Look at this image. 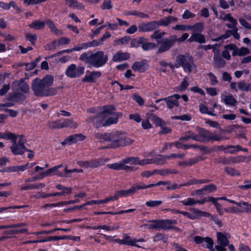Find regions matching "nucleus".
I'll list each match as a JSON object with an SVG mask.
<instances>
[{
  "label": "nucleus",
  "mask_w": 251,
  "mask_h": 251,
  "mask_svg": "<svg viewBox=\"0 0 251 251\" xmlns=\"http://www.w3.org/2000/svg\"><path fill=\"white\" fill-rule=\"evenodd\" d=\"M146 41L147 39L143 37L138 39H134L131 41L130 46L132 48H137L140 44H143Z\"/></svg>",
  "instance_id": "nucleus-40"
},
{
  "label": "nucleus",
  "mask_w": 251,
  "mask_h": 251,
  "mask_svg": "<svg viewBox=\"0 0 251 251\" xmlns=\"http://www.w3.org/2000/svg\"><path fill=\"white\" fill-rule=\"evenodd\" d=\"M239 203H240V205H238V207H241L242 205L245 206L244 208V212L251 213V203H249L244 201H241L239 202Z\"/></svg>",
  "instance_id": "nucleus-53"
},
{
  "label": "nucleus",
  "mask_w": 251,
  "mask_h": 251,
  "mask_svg": "<svg viewBox=\"0 0 251 251\" xmlns=\"http://www.w3.org/2000/svg\"><path fill=\"white\" fill-rule=\"evenodd\" d=\"M26 39L34 45L37 39V35L35 34L26 33L25 35Z\"/></svg>",
  "instance_id": "nucleus-62"
},
{
  "label": "nucleus",
  "mask_w": 251,
  "mask_h": 251,
  "mask_svg": "<svg viewBox=\"0 0 251 251\" xmlns=\"http://www.w3.org/2000/svg\"><path fill=\"white\" fill-rule=\"evenodd\" d=\"M65 1L66 5L72 8L81 9L84 7L82 3L79 2L76 0H65Z\"/></svg>",
  "instance_id": "nucleus-29"
},
{
  "label": "nucleus",
  "mask_w": 251,
  "mask_h": 251,
  "mask_svg": "<svg viewBox=\"0 0 251 251\" xmlns=\"http://www.w3.org/2000/svg\"><path fill=\"white\" fill-rule=\"evenodd\" d=\"M156 21H152L145 23H141L138 25L139 32H148L154 30L157 28Z\"/></svg>",
  "instance_id": "nucleus-12"
},
{
  "label": "nucleus",
  "mask_w": 251,
  "mask_h": 251,
  "mask_svg": "<svg viewBox=\"0 0 251 251\" xmlns=\"http://www.w3.org/2000/svg\"><path fill=\"white\" fill-rule=\"evenodd\" d=\"M176 62L179 66L182 67L185 73L195 74L197 72V67L192 56L190 55H179L176 57Z\"/></svg>",
  "instance_id": "nucleus-5"
},
{
  "label": "nucleus",
  "mask_w": 251,
  "mask_h": 251,
  "mask_svg": "<svg viewBox=\"0 0 251 251\" xmlns=\"http://www.w3.org/2000/svg\"><path fill=\"white\" fill-rule=\"evenodd\" d=\"M25 99V96L21 94L17 93L14 95L9 94L8 99L9 100L19 101L20 100H23Z\"/></svg>",
  "instance_id": "nucleus-41"
},
{
  "label": "nucleus",
  "mask_w": 251,
  "mask_h": 251,
  "mask_svg": "<svg viewBox=\"0 0 251 251\" xmlns=\"http://www.w3.org/2000/svg\"><path fill=\"white\" fill-rule=\"evenodd\" d=\"M13 89L20 90L25 93L29 92V88L28 84L22 79L14 82L12 84Z\"/></svg>",
  "instance_id": "nucleus-15"
},
{
  "label": "nucleus",
  "mask_w": 251,
  "mask_h": 251,
  "mask_svg": "<svg viewBox=\"0 0 251 251\" xmlns=\"http://www.w3.org/2000/svg\"><path fill=\"white\" fill-rule=\"evenodd\" d=\"M222 97L223 98L224 101L226 104L234 105L236 103V100L231 95H228L225 97L222 95Z\"/></svg>",
  "instance_id": "nucleus-43"
},
{
  "label": "nucleus",
  "mask_w": 251,
  "mask_h": 251,
  "mask_svg": "<svg viewBox=\"0 0 251 251\" xmlns=\"http://www.w3.org/2000/svg\"><path fill=\"white\" fill-rule=\"evenodd\" d=\"M70 42V39L67 37H63L59 39L54 40L51 45H48L49 50H52L56 48L57 47L62 45L68 44Z\"/></svg>",
  "instance_id": "nucleus-20"
},
{
  "label": "nucleus",
  "mask_w": 251,
  "mask_h": 251,
  "mask_svg": "<svg viewBox=\"0 0 251 251\" xmlns=\"http://www.w3.org/2000/svg\"><path fill=\"white\" fill-rule=\"evenodd\" d=\"M15 142H12L13 145L10 147L11 151L15 155L22 154L25 151L24 146L25 140L23 136L15 135Z\"/></svg>",
  "instance_id": "nucleus-7"
},
{
  "label": "nucleus",
  "mask_w": 251,
  "mask_h": 251,
  "mask_svg": "<svg viewBox=\"0 0 251 251\" xmlns=\"http://www.w3.org/2000/svg\"><path fill=\"white\" fill-rule=\"evenodd\" d=\"M207 76L210 80V83L212 85H215L218 83V80L215 75L211 72L207 74Z\"/></svg>",
  "instance_id": "nucleus-57"
},
{
  "label": "nucleus",
  "mask_w": 251,
  "mask_h": 251,
  "mask_svg": "<svg viewBox=\"0 0 251 251\" xmlns=\"http://www.w3.org/2000/svg\"><path fill=\"white\" fill-rule=\"evenodd\" d=\"M177 221L176 220H166L159 221L160 228L163 229H171L173 225H176Z\"/></svg>",
  "instance_id": "nucleus-26"
},
{
  "label": "nucleus",
  "mask_w": 251,
  "mask_h": 251,
  "mask_svg": "<svg viewBox=\"0 0 251 251\" xmlns=\"http://www.w3.org/2000/svg\"><path fill=\"white\" fill-rule=\"evenodd\" d=\"M230 88L235 92H237L238 90L243 91H248L250 90L251 84L246 83L244 81H240L238 83L231 82Z\"/></svg>",
  "instance_id": "nucleus-11"
},
{
  "label": "nucleus",
  "mask_w": 251,
  "mask_h": 251,
  "mask_svg": "<svg viewBox=\"0 0 251 251\" xmlns=\"http://www.w3.org/2000/svg\"><path fill=\"white\" fill-rule=\"evenodd\" d=\"M196 15L194 13L191 12L188 10H186L182 14V18L183 19L186 20L190 18H193Z\"/></svg>",
  "instance_id": "nucleus-63"
},
{
  "label": "nucleus",
  "mask_w": 251,
  "mask_h": 251,
  "mask_svg": "<svg viewBox=\"0 0 251 251\" xmlns=\"http://www.w3.org/2000/svg\"><path fill=\"white\" fill-rule=\"evenodd\" d=\"M189 79L188 77H184L182 81L181 82L180 85L178 87V90L181 91H184L189 85Z\"/></svg>",
  "instance_id": "nucleus-50"
},
{
  "label": "nucleus",
  "mask_w": 251,
  "mask_h": 251,
  "mask_svg": "<svg viewBox=\"0 0 251 251\" xmlns=\"http://www.w3.org/2000/svg\"><path fill=\"white\" fill-rule=\"evenodd\" d=\"M123 241L124 245L132 246H136L138 248H139L140 246L136 245L137 243L145 241L144 239L142 238L139 239H136L135 238H132L131 237L127 235V234H124L123 235Z\"/></svg>",
  "instance_id": "nucleus-18"
},
{
  "label": "nucleus",
  "mask_w": 251,
  "mask_h": 251,
  "mask_svg": "<svg viewBox=\"0 0 251 251\" xmlns=\"http://www.w3.org/2000/svg\"><path fill=\"white\" fill-rule=\"evenodd\" d=\"M180 98V96L178 94H174L170 97L165 98L164 100L166 102L167 107L170 109L179 106L178 100Z\"/></svg>",
  "instance_id": "nucleus-14"
},
{
  "label": "nucleus",
  "mask_w": 251,
  "mask_h": 251,
  "mask_svg": "<svg viewBox=\"0 0 251 251\" xmlns=\"http://www.w3.org/2000/svg\"><path fill=\"white\" fill-rule=\"evenodd\" d=\"M15 135L10 132L0 133V138L5 139H9L12 142H15L14 138Z\"/></svg>",
  "instance_id": "nucleus-49"
},
{
  "label": "nucleus",
  "mask_w": 251,
  "mask_h": 251,
  "mask_svg": "<svg viewBox=\"0 0 251 251\" xmlns=\"http://www.w3.org/2000/svg\"><path fill=\"white\" fill-rule=\"evenodd\" d=\"M46 24V21L43 22L36 20L29 25V27L35 30H41L45 28Z\"/></svg>",
  "instance_id": "nucleus-28"
},
{
  "label": "nucleus",
  "mask_w": 251,
  "mask_h": 251,
  "mask_svg": "<svg viewBox=\"0 0 251 251\" xmlns=\"http://www.w3.org/2000/svg\"><path fill=\"white\" fill-rule=\"evenodd\" d=\"M57 230L68 231H70V228H55L52 230H43V231H41L39 232H35L34 234H36V235H39L40 234H50V233H53L54 232H55V231H57Z\"/></svg>",
  "instance_id": "nucleus-42"
},
{
  "label": "nucleus",
  "mask_w": 251,
  "mask_h": 251,
  "mask_svg": "<svg viewBox=\"0 0 251 251\" xmlns=\"http://www.w3.org/2000/svg\"><path fill=\"white\" fill-rule=\"evenodd\" d=\"M124 162L131 165H139V158L138 157H128L124 159Z\"/></svg>",
  "instance_id": "nucleus-47"
},
{
  "label": "nucleus",
  "mask_w": 251,
  "mask_h": 251,
  "mask_svg": "<svg viewBox=\"0 0 251 251\" xmlns=\"http://www.w3.org/2000/svg\"><path fill=\"white\" fill-rule=\"evenodd\" d=\"M161 201H150L146 202V205L150 207H155L162 204Z\"/></svg>",
  "instance_id": "nucleus-60"
},
{
  "label": "nucleus",
  "mask_w": 251,
  "mask_h": 251,
  "mask_svg": "<svg viewBox=\"0 0 251 251\" xmlns=\"http://www.w3.org/2000/svg\"><path fill=\"white\" fill-rule=\"evenodd\" d=\"M155 186H159V185H164L166 187L167 189L168 190L171 189H175L178 188L177 185L175 183L171 184L170 181H160L157 183L154 184Z\"/></svg>",
  "instance_id": "nucleus-36"
},
{
  "label": "nucleus",
  "mask_w": 251,
  "mask_h": 251,
  "mask_svg": "<svg viewBox=\"0 0 251 251\" xmlns=\"http://www.w3.org/2000/svg\"><path fill=\"white\" fill-rule=\"evenodd\" d=\"M241 150L240 146H226L224 149V151L226 153H235Z\"/></svg>",
  "instance_id": "nucleus-35"
},
{
  "label": "nucleus",
  "mask_w": 251,
  "mask_h": 251,
  "mask_svg": "<svg viewBox=\"0 0 251 251\" xmlns=\"http://www.w3.org/2000/svg\"><path fill=\"white\" fill-rule=\"evenodd\" d=\"M125 14L126 16L133 15L143 19L148 18L149 17V16L147 14L136 10L127 11L125 12Z\"/></svg>",
  "instance_id": "nucleus-37"
},
{
  "label": "nucleus",
  "mask_w": 251,
  "mask_h": 251,
  "mask_svg": "<svg viewBox=\"0 0 251 251\" xmlns=\"http://www.w3.org/2000/svg\"><path fill=\"white\" fill-rule=\"evenodd\" d=\"M49 128L54 129L56 128H62V119H59L55 121H49L47 123Z\"/></svg>",
  "instance_id": "nucleus-32"
},
{
  "label": "nucleus",
  "mask_w": 251,
  "mask_h": 251,
  "mask_svg": "<svg viewBox=\"0 0 251 251\" xmlns=\"http://www.w3.org/2000/svg\"><path fill=\"white\" fill-rule=\"evenodd\" d=\"M238 188L243 190L251 189V180H246L244 182V185L238 186Z\"/></svg>",
  "instance_id": "nucleus-64"
},
{
  "label": "nucleus",
  "mask_w": 251,
  "mask_h": 251,
  "mask_svg": "<svg viewBox=\"0 0 251 251\" xmlns=\"http://www.w3.org/2000/svg\"><path fill=\"white\" fill-rule=\"evenodd\" d=\"M115 107L112 105H107L103 107L102 112L96 118H90V121L93 123L96 127L108 126L117 123L119 118L122 116L120 113H116L114 111Z\"/></svg>",
  "instance_id": "nucleus-3"
},
{
  "label": "nucleus",
  "mask_w": 251,
  "mask_h": 251,
  "mask_svg": "<svg viewBox=\"0 0 251 251\" xmlns=\"http://www.w3.org/2000/svg\"><path fill=\"white\" fill-rule=\"evenodd\" d=\"M190 139H192L194 140L197 141H202L203 138L201 135H195L193 133L189 132L188 135L179 138V140L182 141L183 140L187 141Z\"/></svg>",
  "instance_id": "nucleus-30"
},
{
  "label": "nucleus",
  "mask_w": 251,
  "mask_h": 251,
  "mask_svg": "<svg viewBox=\"0 0 251 251\" xmlns=\"http://www.w3.org/2000/svg\"><path fill=\"white\" fill-rule=\"evenodd\" d=\"M178 21L177 17L173 16H168L165 17L158 21H156L157 27L159 26H167L170 24L174 23H176Z\"/></svg>",
  "instance_id": "nucleus-22"
},
{
  "label": "nucleus",
  "mask_w": 251,
  "mask_h": 251,
  "mask_svg": "<svg viewBox=\"0 0 251 251\" xmlns=\"http://www.w3.org/2000/svg\"><path fill=\"white\" fill-rule=\"evenodd\" d=\"M85 139V136L81 134H74L69 136L62 142L63 144H72L81 141Z\"/></svg>",
  "instance_id": "nucleus-19"
},
{
  "label": "nucleus",
  "mask_w": 251,
  "mask_h": 251,
  "mask_svg": "<svg viewBox=\"0 0 251 251\" xmlns=\"http://www.w3.org/2000/svg\"><path fill=\"white\" fill-rule=\"evenodd\" d=\"M53 77L46 75L43 79L34 78L31 83V89L35 96L43 97L53 96L57 93V89L50 87L53 82Z\"/></svg>",
  "instance_id": "nucleus-2"
},
{
  "label": "nucleus",
  "mask_w": 251,
  "mask_h": 251,
  "mask_svg": "<svg viewBox=\"0 0 251 251\" xmlns=\"http://www.w3.org/2000/svg\"><path fill=\"white\" fill-rule=\"evenodd\" d=\"M203 188L205 194L213 192L215 191L217 189L216 185L213 184L206 185L204 186Z\"/></svg>",
  "instance_id": "nucleus-58"
},
{
  "label": "nucleus",
  "mask_w": 251,
  "mask_h": 251,
  "mask_svg": "<svg viewBox=\"0 0 251 251\" xmlns=\"http://www.w3.org/2000/svg\"><path fill=\"white\" fill-rule=\"evenodd\" d=\"M112 7L111 0H104L100 6L103 10H109Z\"/></svg>",
  "instance_id": "nucleus-61"
},
{
  "label": "nucleus",
  "mask_w": 251,
  "mask_h": 251,
  "mask_svg": "<svg viewBox=\"0 0 251 251\" xmlns=\"http://www.w3.org/2000/svg\"><path fill=\"white\" fill-rule=\"evenodd\" d=\"M153 163L158 165H163L166 163V160L168 159L166 156L158 155L155 158H153Z\"/></svg>",
  "instance_id": "nucleus-45"
},
{
  "label": "nucleus",
  "mask_w": 251,
  "mask_h": 251,
  "mask_svg": "<svg viewBox=\"0 0 251 251\" xmlns=\"http://www.w3.org/2000/svg\"><path fill=\"white\" fill-rule=\"evenodd\" d=\"M79 60L88 64L89 67L100 68L108 61V56L102 51H98L91 53L85 52L79 56Z\"/></svg>",
  "instance_id": "nucleus-4"
},
{
  "label": "nucleus",
  "mask_w": 251,
  "mask_h": 251,
  "mask_svg": "<svg viewBox=\"0 0 251 251\" xmlns=\"http://www.w3.org/2000/svg\"><path fill=\"white\" fill-rule=\"evenodd\" d=\"M214 64L215 66L218 68H222L225 65V61L220 56H214Z\"/></svg>",
  "instance_id": "nucleus-46"
},
{
  "label": "nucleus",
  "mask_w": 251,
  "mask_h": 251,
  "mask_svg": "<svg viewBox=\"0 0 251 251\" xmlns=\"http://www.w3.org/2000/svg\"><path fill=\"white\" fill-rule=\"evenodd\" d=\"M189 30H192V32L197 33L201 32L203 29V24L201 22L197 23L193 25H189Z\"/></svg>",
  "instance_id": "nucleus-38"
},
{
  "label": "nucleus",
  "mask_w": 251,
  "mask_h": 251,
  "mask_svg": "<svg viewBox=\"0 0 251 251\" xmlns=\"http://www.w3.org/2000/svg\"><path fill=\"white\" fill-rule=\"evenodd\" d=\"M131 68L135 72L143 73L148 68V65L145 60H142L140 61L135 62L132 64Z\"/></svg>",
  "instance_id": "nucleus-16"
},
{
  "label": "nucleus",
  "mask_w": 251,
  "mask_h": 251,
  "mask_svg": "<svg viewBox=\"0 0 251 251\" xmlns=\"http://www.w3.org/2000/svg\"><path fill=\"white\" fill-rule=\"evenodd\" d=\"M55 187L57 189L61 190V191L60 192L49 193L48 196H51V197L62 196L69 195L72 193V190L71 187H66L60 184L56 185Z\"/></svg>",
  "instance_id": "nucleus-17"
},
{
  "label": "nucleus",
  "mask_w": 251,
  "mask_h": 251,
  "mask_svg": "<svg viewBox=\"0 0 251 251\" xmlns=\"http://www.w3.org/2000/svg\"><path fill=\"white\" fill-rule=\"evenodd\" d=\"M95 137L102 143H106L108 148H115L130 145L133 140L128 137L126 134L119 131L110 133H97Z\"/></svg>",
  "instance_id": "nucleus-1"
},
{
  "label": "nucleus",
  "mask_w": 251,
  "mask_h": 251,
  "mask_svg": "<svg viewBox=\"0 0 251 251\" xmlns=\"http://www.w3.org/2000/svg\"><path fill=\"white\" fill-rule=\"evenodd\" d=\"M194 240L196 244H201L203 247H206L210 250L213 246V240L209 237H202L201 236H196L194 237Z\"/></svg>",
  "instance_id": "nucleus-10"
},
{
  "label": "nucleus",
  "mask_w": 251,
  "mask_h": 251,
  "mask_svg": "<svg viewBox=\"0 0 251 251\" xmlns=\"http://www.w3.org/2000/svg\"><path fill=\"white\" fill-rule=\"evenodd\" d=\"M130 40V38L128 36H125L123 38L116 39L114 41L115 45H120L126 44Z\"/></svg>",
  "instance_id": "nucleus-54"
},
{
  "label": "nucleus",
  "mask_w": 251,
  "mask_h": 251,
  "mask_svg": "<svg viewBox=\"0 0 251 251\" xmlns=\"http://www.w3.org/2000/svg\"><path fill=\"white\" fill-rule=\"evenodd\" d=\"M172 29L175 30H179V31H186L188 30L190 27H189V25H176L174 26H173Z\"/></svg>",
  "instance_id": "nucleus-59"
},
{
  "label": "nucleus",
  "mask_w": 251,
  "mask_h": 251,
  "mask_svg": "<svg viewBox=\"0 0 251 251\" xmlns=\"http://www.w3.org/2000/svg\"><path fill=\"white\" fill-rule=\"evenodd\" d=\"M165 34V33L164 32H160L159 30H156L151 35L150 37L151 39H155L157 43H159L160 41L159 39L163 36Z\"/></svg>",
  "instance_id": "nucleus-51"
},
{
  "label": "nucleus",
  "mask_w": 251,
  "mask_h": 251,
  "mask_svg": "<svg viewBox=\"0 0 251 251\" xmlns=\"http://www.w3.org/2000/svg\"><path fill=\"white\" fill-rule=\"evenodd\" d=\"M123 166V160L119 162H117L113 164H109L107 165V167L109 168L116 170H122Z\"/></svg>",
  "instance_id": "nucleus-55"
},
{
  "label": "nucleus",
  "mask_w": 251,
  "mask_h": 251,
  "mask_svg": "<svg viewBox=\"0 0 251 251\" xmlns=\"http://www.w3.org/2000/svg\"><path fill=\"white\" fill-rule=\"evenodd\" d=\"M84 67L77 66L75 64H72L67 67L65 73L68 77L77 78L84 74Z\"/></svg>",
  "instance_id": "nucleus-8"
},
{
  "label": "nucleus",
  "mask_w": 251,
  "mask_h": 251,
  "mask_svg": "<svg viewBox=\"0 0 251 251\" xmlns=\"http://www.w3.org/2000/svg\"><path fill=\"white\" fill-rule=\"evenodd\" d=\"M181 202L185 206L194 205L197 203L196 200L193 198H189L181 201Z\"/></svg>",
  "instance_id": "nucleus-56"
},
{
  "label": "nucleus",
  "mask_w": 251,
  "mask_h": 251,
  "mask_svg": "<svg viewBox=\"0 0 251 251\" xmlns=\"http://www.w3.org/2000/svg\"><path fill=\"white\" fill-rule=\"evenodd\" d=\"M156 47V45L154 43L146 42H145L142 44V48L144 50H149L155 49Z\"/></svg>",
  "instance_id": "nucleus-52"
},
{
  "label": "nucleus",
  "mask_w": 251,
  "mask_h": 251,
  "mask_svg": "<svg viewBox=\"0 0 251 251\" xmlns=\"http://www.w3.org/2000/svg\"><path fill=\"white\" fill-rule=\"evenodd\" d=\"M217 244L224 247H226L228 245V239L230 235L228 233H223L222 232H217Z\"/></svg>",
  "instance_id": "nucleus-21"
},
{
  "label": "nucleus",
  "mask_w": 251,
  "mask_h": 251,
  "mask_svg": "<svg viewBox=\"0 0 251 251\" xmlns=\"http://www.w3.org/2000/svg\"><path fill=\"white\" fill-rule=\"evenodd\" d=\"M202 135L204 136L205 137H207V138H209L212 140H215V141H220V140L226 139V138H225L224 137L219 136L216 135H213L207 130H203Z\"/></svg>",
  "instance_id": "nucleus-34"
},
{
  "label": "nucleus",
  "mask_w": 251,
  "mask_h": 251,
  "mask_svg": "<svg viewBox=\"0 0 251 251\" xmlns=\"http://www.w3.org/2000/svg\"><path fill=\"white\" fill-rule=\"evenodd\" d=\"M62 166V165L56 166L46 170L45 172L40 173L34 178L35 179H42L50 175H57L62 177H69V175H68L67 174V172L64 171V169H63V172H61L58 170Z\"/></svg>",
  "instance_id": "nucleus-6"
},
{
  "label": "nucleus",
  "mask_w": 251,
  "mask_h": 251,
  "mask_svg": "<svg viewBox=\"0 0 251 251\" xmlns=\"http://www.w3.org/2000/svg\"><path fill=\"white\" fill-rule=\"evenodd\" d=\"M189 42H198L200 43H204V37L199 33L192 32L191 36L188 39Z\"/></svg>",
  "instance_id": "nucleus-27"
},
{
  "label": "nucleus",
  "mask_w": 251,
  "mask_h": 251,
  "mask_svg": "<svg viewBox=\"0 0 251 251\" xmlns=\"http://www.w3.org/2000/svg\"><path fill=\"white\" fill-rule=\"evenodd\" d=\"M77 164L81 167L86 168H95L100 166L101 161L98 160H92L89 161H78Z\"/></svg>",
  "instance_id": "nucleus-24"
},
{
  "label": "nucleus",
  "mask_w": 251,
  "mask_h": 251,
  "mask_svg": "<svg viewBox=\"0 0 251 251\" xmlns=\"http://www.w3.org/2000/svg\"><path fill=\"white\" fill-rule=\"evenodd\" d=\"M46 23L48 27L50 28V31L55 34H60V31L55 26L54 24L50 20L47 19L46 20Z\"/></svg>",
  "instance_id": "nucleus-44"
},
{
  "label": "nucleus",
  "mask_w": 251,
  "mask_h": 251,
  "mask_svg": "<svg viewBox=\"0 0 251 251\" xmlns=\"http://www.w3.org/2000/svg\"><path fill=\"white\" fill-rule=\"evenodd\" d=\"M176 42V40H174L173 36L170 39L165 38L160 41V47L158 50V53H161L169 50L170 48Z\"/></svg>",
  "instance_id": "nucleus-9"
},
{
  "label": "nucleus",
  "mask_w": 251,
  "mask_h": 251,
  "mask_svg": "<svg viewBox=\"0 0 251 251\" xmlns=\"http://www.w3.org/2000/svg\"><path fill=\"white\" fill-rule=\"evenodd\" d=\"M66 236H49L48 237H46L45 238H44L42 239V242H49V241H57L59 240H64L66 239Z\"/></svg>",
  "instance_id": "nucleus-48"
},
{
  "label": "nucleus",
  "mask_w": 251,
  "mask_h": 251,
  "mask_svg": "<svg viewBox=\"0 0 251 251\" xmlns=\"http://www.w3.org/2000/svg\"><path fill=\"white\" fill-rule=\"evenodd\" d=\"M129 57V53L119 51L113 55L112 60L114 62H118L127 60Z\"/></svg>",
  "instance_id": "nucleus-25"
},
{
  "label": "nucleus",
  "mask_w": 251,
  "mask_h": 251,
  "mask_svg": "<svg viewBox=\"0 0 251 251\" xmlns=\"http://www.w3.org/2000/svg\"><path fill=\"white\" fill-rule=\"evenodd\" d=\"M192 212L191 213V220L200 219L202 217H208L210 216V214L208 212L202 211L199 209L193 208L191 209Z\"/></svg>",
  "instance_id": "nucleus-23"
},
{
  "label": "nucleus",
  "mask_w": 251,
  "mask_h": 251,
  "mask_svg": "<svg viewBox=\"0 0 251 251\" xmlns=\"http://www.w3.org/2000/svg\"><path fill=\"white\" fill-rule=\"evenodd\" d=\"M250 53V50L246 47L237 48L232 52V55L243 56L249 54Z\"/></svg>",
  "instance_id": "nucleus-31"
},
{
  "label": "nucleus",
  "mask_w": 251,
  "mask_h": 251,
  "mask_svg": "<svg viewBox=\"0 0 251 251\" xmlns=\"http://www.w3.org/2000/svg\"><path fill=\"white\" fill-rule=\"evenodd\" d=\"M62 127H70L75 128L78 126L76 123L74 122L71 119H62Z\"/></svg>",
  "instance_id": "nucleus-33"
},
{
  "label": "nucleus",
  "mask_w": 251,
  "mask_h": 251,
  "mask_svg": "<svg viewBox=\"0 0 251 251\" xmlns=\"http://www.w3.org/2000/svg\"><path fill=\"white\" fill-rule=\"evenodd\" d=\"M101 75V73L100 71L87 72L83 78L82 81L89 83H94L96 82L97 80L100 78Z\"/></svg>",
  "instance_id": "nucleus-13"
},
{
  "label": "nucleus",
  "mask_w": 251,
  "mask_h": 251,
  "mask_svg": "<svg viewBox=\"0 0 251 251\" xmlns=\"http://www.w3.org/2000/svg\"><path fill=\"white\" fill-rule=\"evenodd\" d=\"M224 211L226 213L232 214H238L244 212V208H243L242 206L240 208L235 206H231L228 208H225Z\"/></svg>",
  "instance_id": "nucleus-39"
}]
</instances>
